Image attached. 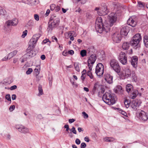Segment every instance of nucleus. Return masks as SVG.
<instances>
[{
	"instance_id": "obj_29",
	"label": "nucleus",
	"mask_w": 148,
	"mask_h": 148,
	"mask_svg": "<svg viewBox=\"0 0 148 148\" xmlns=\"http://www.w3.org/2000/svg\"><path fill=\"white\" fill-rule=\"evenodd\" d=\"M6 11L2 7L0 6V14L3 16L6 15Z\"/></svg>"
},
{
	"instance_id": "obj_62",
	"label": "nucleus",
	"mask_w": 148,
	"mask_h": 148,
	"mask_svg": "<svg viewBox=\"0 0 148 148\" xmlns=\"http://www.w3.org/2000/svg\"><path fill=\"white\" fill-rule=\"evenodd\" d=\"M16 96L15 94H13L12 96V99L13 100H14L16 99Z\"/></svg>"
},
{
	"instance_id": "obj_16",
	"label": "nucleus",
	"mask_w": 148,
	"mask_h": 148,
	"mask_svg": "<svg viewBox=\"0 0 148 148\" xmlns=\"http://www.w3.org/2000/svg\"><path fill=\"white\" fill-rule=\"evenodd\" d=\"M129 32V29L127 26H124L123 27L121 30L120 34L122 35L126 36Z\"/></svg>"
},
{
	"instance_id": "obj_10",
	"label": "nucleus",
	"mask_w": 148,
	"mask_h": 148,
	"mask_svg": "<svg viewBox=\"0 0 148 148\" xmlns=\"http://www.w3.org/2000/svg\"><path fill=\"white\" fill-rule=\"evenodd\" d=\"M112 39L115 43H119L121 40L122 38L121 34L119 32H116L112 35Z\"/></svg>"
},
{
	"instance_id": "obj_14",
	"label": "nucleus",
	"mask_w": 148,
	"mask_h": 148,
	"mask_svg": "<svg viewBox=\"0 0 148 148\" xmlns=\"http://www.w3.org/2000/svg\"><path fill=\"white\" fill-rule=\"evenodd\" d=\"M131 71L128 68H127L124 70L122 72L121 74V76L123 77V78H125L127 77L130 76V75Z\"/></svg>"
},
{
	"instance_id": "obj_36",
	"label": "nucleus",
	"mask_w": 148,
	"mask_h": 148,
	"mask_svg": "<svg viewBox=\"0 0 148 148\" xmlns=\"http://www.w3.org/2000/svg\"><path fill=\"white\" fill-rule=\"evenodd\" d=\"M98 84L97 83H95L94 85L93 88L92 90L93 92L94 93L96 90L97 89L98 86Z\"/></svg>"
},
{
	"instance_id": "obj_43",
	"label": "nucleus",
	"mask_w": 148,
	"mask_h": 148,
	"mask_svg": "<svg viewBox=\"0 0 148 148\" xmlns=\"http://www.w3.org/2000/svg\"><path fill=\"white\" fill-rule=\"evenodd\" d=\"M32 71L33 70L32 68H29L26 71V73L27 75L29 74L32 72Z\"/></svg>"
},
{
	"instance_id": "obj_52",
	"label": "nucleus",
	"mask_w": 148,
	"mask_h": 148,
	"mask_svg": "<svg viewBox=\"0 0 148 148\" xmlns=\"http://www.w3.org/2000/svg\"><path fill=\"white\" fill-rule=\"evenodd\" d=\"M119 112L122 114L123 115L126 116L127 114L124 111H123L122 110H121Z\"/></svg>"
},
{
	"instance_id": "obj_49",
	"label": "nucleus",
	"mask_w": 148,
	"mask_h": 148,
	"mask_svg": "<svg viewBox=\"0 0 148 148\" xmlns=\"http://www.w3.org/2000/svg\"><path fill=\"white\" fill-rule=\"evenodd\" d=\"M82 114H83L84 117V118H87L88 117V114H86L85 112H82Z\"/></svg>"
},
{
	"instance_id": "obj_27",
	"label": "nucleus",
	"mask_w": 148,
	"mask_h": 148,
	"mask_svg": "<svg viewBox=\"0 0 148 148\" xmlns=\"http://www.w3.org/2000/svg\"><path fill=\"white\" fill-rule=\"evenodd\" d=\"M126 91L127 92H131L133 89V86L130 84H128L126 86Z\"/></svg>"
},
{
	"instance_id": "obj_34",
	"label": "nucleus",
	"mask_w": 148,
	"mask_h": 148,
	"mask_svg": "<svg viewBox=\"0 0 148 148\" xmlns=\"http://www.w3.org/2000/svg\"><path fill=\"white\" fill-rule=\"evenodd\" d=\"M74 66L76 71L78 72H79L80 69L78 63L77 62H75L74 63Z\"/></svg>"
},
{
	"instance_id": "obj_6",
	"label": "nucleus",
	"mask_w": 148,
	"mask_h": 148,
	"mask_svg": "<svg viewBox=\"0 0 148 148\" xmlns=\"http://www.w3.org/2000/svg\"><path fill=\"white\" fill-rule=\"evenodd\" d=\"M110 67L116 72L119 73L121 68L118 61L114 59H112L110 61Z\"/></svg>"
},
{
	"instance_id": "obj_56",
	"label": "nucleus",
	"mask_w": 148,
	"mask_h": 148,
	"mask_svg": "<svg viewBox=\"0 0 148 148\" xmlns=\"http://www.w3.org/2000/svg\"><path fill=\"white\" fill-rule=\"evenodd\" d=\"M68 53L71 55H73L74 53V51L72 50H71L68 51Z\"/></svg>"
},
{
	"instance_id": "obj_26",
	"label": "nucleus",
	"mask_w": 148,
	"mask_h": 148,
	"mask_svg": "<svg viewBox=\"0 0 148 148\" xmlns=\"http://www.w3.org/2000/svg\"><path fill=\"white\" fill-rule=\"evenodd\" d=\"M133 39H134V40L138 41L140 42L142 39L141 36H140V34H137L134 36Z\"/></svg>"
},
{
	"instance_id": "obj_28",
	"label": "nucleus",
	"mask_w": 148,
	"mask_h": 148,
	"mask_svg": "<svg viewBox=\"0 0 148 148\" xmlns=\"http://www.w3.org/2000/svg\"><path fill=\"white\" fill-rule=\"evenodd\" d=\"M138 93V92L137 90H134L131 96V98L132 99H135Z\"/></svg>"
},
{
	"instance_id": "obj_42",
	"label": "nucleus",
	"mask_w": 148,
	"mask_h": 148,
	"mask_svg": "<svg viewBox=\"0 0 148 148\" xmlns=\"http://www.w3.org/2000/svg\"><path fill=\"white\" fill-rule=\"evenodd\" d=\"M34 19L37 21H38L39 20V16L37 14H34Z\"/></svg>"
},
{
	"instance_id": "obj_35",
	"label": "nucleus",
	"mask_w": 148,
	"mask_h": 148,
	"mask_svg": "<svg viewBox=\"0 0 148 148\" xmlns=\"http://www.w3.org/2000/svg\"><path fill=\"white\" fill-rule=\"evenodd\" d=\"M130 101L126 99L125 100L124 104L126 108H128L130 105Z\"/></svg>"
},
{
	"instance_id": "obj_61",
	"label": "nucleus",
	"mask_w": 148,
	"mask_h": 148,
	"mask_svg": "<svg viewBox=\"0 0 148 148\" xmlns=\"http://www.w3.org/2000/svg\"><path fill=\"white\" fill-rule=\"evenodd\" d=\"M64 127L66 128V131H68L69 130V125H66L64 126Z\"/></svg>"
},
{
	"instance_id": "obj_9",
	"label": "nucleus",
	"mask_w": 148,
	"mask_h": 148,
	"mask_svg": "<svg viewBox=\"0 0 148 148\" xmlns=\"http://www.w3.org/2000/svg\"><path fill=\"white\" fill-rule=\"evenodd\" d=\"M104 67L102 64L99 63L96 66L95 73L97 76H101L103 73Z\"/></svg>"
},
{
	"instance_id": "obj_18",
	"label": "nucleus",
	"mask_w": 148,
	"mask_h": 148,
	"mask_svg": "<svg viewBox=\"0 0 148 148\" xmlns=\"http://www.w3.org/2000/svg\"><path fill=\"white\" fill-rule=\"evenodd\" d=\"M18 52V51L15 50L9 53L7 57L6 58L5 57L4 58L2 59L3 60H6L8 59H10L13 57L15 56L17 54Z\"/></svg>"
},
{
	"instance_id": "obj_39",
	"label": "nucleus",
	"mask_w": 148,
	"mask_h": 148,
	"mask_svg": "<svg viewBox=\"0 0 148 148\" xmlns=\"http://www.w3.org/2000/svg\"><path fill=\"white\" fill-rule=\"evenodd\" d=\"M40 71V69H36V68L34 70V72L35 73L36 76H38V75L39 74Z\"/></svg>"
},
{
	"instance_id": "obj_38",
	"label": "nucleus",
	"mask_w": 148,
	"mask_h": 148,
	"mask_svg": "<svg viewBox=\"0 0 148 148\" xmlns=\"http://www.w3.org/2000/svg\"><path fill=\"white\" fill-rule=\"evenodd\" d=\"M104 140L105 141L111 142L113 141L114 140V139L113 138H111L109 137H106L104 138Z\"/></svg>"
},
{
	"instance_id": "obj_2",
	"label": "nucleus",
	"mask_w": 148,
	"mask_h": 148,
	"mask_svg": "<svg viewBox=\"0 0 148 148\" xmlns=\"http://www.w3.org/2000/svg\"><path fill=\"white\" fill-rule=\"evenodd\" d=\"M96 60V58L94 55H91L88 60V66L89 70L87 73V75L91 79H93V76L91 71L92 70V65Z\"/></svg>"
},
{
	"instance_id": "obj_41",
	"label": "nucleus",
	"mask_w": 148,
	"mask_h": 148,
	"mask_svg": "<svg viewBox=\"0 0 148 148\" xmlns=\"http://www.w3.org/2000/svg\"><path fill=\"white\" fill-rule=\"evenodd\" d=\"M138 6L140 8H143L144 6V4L143 3L139 1L138 2Z\"/></svg>"
},
{
	"instance_id": "obj_44",
	"label": "nucleus",
	"mask_w": 148,
	"mask_h": 148,
	"mask_svg": "<svg viewBox=\"0 0 148 148\" xmlns=\"http://www.w3.org/2000/svg\"><path fill=\"white\" fill-rule=\"evenodd\" d=\"M5 98L8 101H11L10 96V94H8L7 95L5 96Z\"/></svg>"
},
{
	"instance_id": "obj_46",
	"label": "nucleus",
	"mask_w": 148,
	"mask_h": 148,
	"mask_svg": "<svg viewBox=\"0 0 148 148\" xmlns=\"http://www.w3.org/2000/svg\"><path fill=\"white\" fill-rule=\"evenodd\" d=\"M70 130L74 134H76L77 133L74 127H73Z\"/></svg>"
},
{
	"instance_id": "obj_64",
	"label": "nucleus",
	"mask_w": 148,
	"mask_h": 148,
	"mask_svg": "<svg viewBox=\"0 0 148 148\" xmlns=\"http://www.w3.org/2000/svg\"><path fill=\"white\" fill-rule=\"evenodd\" d=\"M84 140L88 142L89 141V140L88 137L86 136L84 138Z\"/></svg>"
},
{
	"instance_id": "obj_24",
	"label": "nucleus",
	"mask_w": 148,
	"mask_h": 148,
	"mask_svg": "<svg viewBox=\"0 0 148 148\" xmlns=\"http://www.w3.org/2000/svg\"><path fill=\"white\" fill-rule=\"evenodd\" d=\"M130 47V44L129 42H125L123 43L122 48L124 50H127Z\"/></svg>"
},
{
	"instance_id": "obj_48",
	"label": "nucleus",
	"mask_w": 148,
	"mask_h": 148,
	"mask_svg": "<svg viewBox=\"0 0 148 148\" xmlns=\"http://www.w3.org/2000/svg\"><path fill=\"white\" fill-rule=\"evenodd\" d=\"M56 7V6L54 4H52L50 6V10H54V9H55Z\"/></svg>"
},
{
	"instance_id": "obj_20",
	"label": "nucleus",
	"mask_w": 148,
	"mask_h": 148,
	"mask_svg": "<svg viewBox=\"0 0 148 148\" xmlns=\"http://www.w3.org/2000/svg\"><path fill=\"white\" fill-rule=\"evenodd\" d=\"M105 79L109 84H111L112 82V77L110 74H107L105 75Z\"/></svg>"
},
{
	"instance_id": "obj_11",
	"label": "nucleus",
	"mask_w": 148,
	"mask_h": 148,
	"mask_svg": "<svg viewBox=\"0 0 148 148\" xmlns=\"http://www.w3.org/2000/svg\"><path fill=\"white\" fill-rule=\"evenodd\" d=\"M16 128L19 132L21 133L25 134L29 132L28 129L22 125H16Z\"/></svg>"
},
{
	"instance_id": "obj_3",
	"label": "nucleus",
	"mask_w": 148,
	"mask_h": 148,
	"mask_svg": "<svg viewBox=\"0 0 148 148\" xmlns=\"http://www.w3.org/2000/svg\"><path fill=\"white\" fill-rule=\"evenodd\" d=\"M102 99L104 102L109 105H112L115 103L114 97L108 92L105 93L103 95Z\"/></svg>"
},
{
	"instance_id": "obj_51",
	"label": "nucleus",
	"mask_w": 148,
	"mask_h": 148,
	"mask_svg": "<svg viewBox=\"0 0 148 148\" xmlns=\"http://www.w3.org/2000/svg\"><path fill=\"white\" fill-rule=\"evenodd\" d=\"M86 146V144L85 143H82L81 145V148H84Z\"/></svg>"
},
{
	"instance_id": "obj_57",
	"label": "nucleus",
	"mask_w": 148,
	"mask_h": 148,
	"mask_svg": "<svg viewBox=\"0 0 148 148\" xmlns=\"http://www.w3.org/2000/svg\"><path fill=\"white\" fill-rule=\"evenodd\" d=\"M10 83H11L10 82H9L8 81H7V80H6V81H4L3 82V84H4L5 85H7L10 84Z\"/></svg>"
},
{
	"instance_id": "obj_59",
	"label": "nucleus",
	"mask_w": 148,
	"mask_h": 148,
	"mask_svg": "<svg viewBox=\"0 0 148 148\" xmlns=\"http://www.w3.org/2000/svg\"><path fill=\"white\" fill-rule=\"evenodd\" d=\"M55 11L56 12H58L59 11L60 9V7L59 6H57L55 8Z\"/></svg>"
},
{
	"instance_id": "obj_31",
	"label": "nucleus",
	"mask_w": 148,
	"mask_h": 148,
	"mask_svg": "<svg viewBox=\"0 0 148 148\" xmlns=\"http://www.w3.org/2000/svg\"><path fill=\"white\" fill-rule=\"evenodd\" d=\"M34 21L32 20H30L28 21L27 24V27L28 26L30 28H31L34 25Z\"/></svg>"
},
{
	"instance_id": "obj_19",
	"label": "nucleus",
	"mask_w": 148,
	"mask_h": 148,
	"mask_svg": "<svg viewBox=\"0 0 148 148\" xmlns=\"http://www.w3.org/2000/svg\"><path fill=\"white\" fill-rule=\"evenodd\" d=\"M127 24L132 27H135L136 25V22L132 17L130 18L127 21Z\"/></svg>"
},
{
	"instance_id": "obj_47",
	"label": "nucleus",
	"mask_w": 148,
	"mask_h": 148,
	"mask_svg": "<svg viewBox=\"0 0 148 148\" xmlns=\"http://www.w3.org/2000/svg\"><path fill=\"white\" fill-rule=\"evenodd\" d=\"M15 108V106L14 105H12L10 106L9 108V110L10 111H13Z\"/></svg>"
},
{
	"instance_id": "obj_45",
	"label": "nucleus",
	"mask_w": 148,
	"mask_h": 148,
	"mask_svg": "<svg viewBox=\"0 0 148 148\" xmlns=\"http://www.w3.org/2000/svg\"><path fill=\"white\" fill-rule=\"evenodd\" d=\"M48 42H49V43L48 44V45H49L50 44L51 42L48 39H46L44 40L42 42V43L43 44H45L47 43Z\"/></svg>"
},
{
	"instance_id": "obj_60",
	"label": "nucleus",
	"mask_w": 148,
	"mask_h": 148,
	"mask_svg": "<svg viewBox=\"0 0 148 148\" xmlns=\"http://www.w3.org/2000/svg\"><path fill=\"white\" fill-rule=\"evenodd\" d=\"M68 54V51L67 52V51H64L62 53L63 55L64 56H66Z\"/></svg>"
},
{
	"instance_id": "obj_4",
	"label": "nucleus",
	"mask_w": 148,
	"mask_h": 148,
	"mask_svg": "<svg viewBox=\"0 0 148 148\" xmlns=\"http://www.w3.org/2000/svg\"><path fill=\"white\" fill-rule=\"evenodd\" d=\"M95 10L97 11V13L99 16L105 15L107 14L108 12L107 6L105 3H102L101 7L100 8L96 7Z\"/></svg>"
},
{
	"instance_id": "obj_55",
	"label": "nucleus",
	"mask_w": 148,
	"mask_h": 148,
	"mask_svg": "<svg viewBox=\"0 0 148 148\" xmlns=\"http://www.w3.org/2000/svg\"><path fill=\"white\" fill-rule=\"evenodd\" d=\"M18 62V59L17 58H14L13 59V62L15 63Z\"/></svg>"
},
{
	"instance_id": "obj_63",
	"label": "nucleus",
	"mask_w": 148,
	"mask_h": 148,
	"mask_svg": "<svg viewBox=\"0 0 148 148\" xmlns=\"http://www.w3.org/2000/svg\"><path fill=\"white\" fill-rule=\"evenodd\" d=\"M75 121V120L74 119H69V123H72L73 122H74V121Z\"/></svg>"
},
{
	"instance_id": "obj_33",
	"label": "nucleus",
	"mask_w": 148,
	"mask_h": 148,
	"mask_svg": "<svg viewBox=\"0 0 148 148\" xmlns=\"http://www.w3.org/2000/svg\"><path fill=\"white\" fill-rule=\"evenodd\" d=\"M38 90L39 91V95H42L43 94V90L42 88V86L40 85H39L38 86Z\"/></svg>"
},
{
	"instance_id": "obj_22",
	"label": "nucleus",
	"mask_w": 148,
	"mask_h": 148,
	"mask_svg": "<svg viewBox=\"0 0 148 148\" xmlns=\"http://www.w3.org/2000/svg\"><path fill=\"white\" fill-rule=\"evenodd\" d=\"M114 91L116 93L121 95L123 93V90L122 87L120 86H117L114 89Z\"/></svg>"
},
{
	"instance_id": "obj_32",
	"label": "nucleus",
	"mask_w": 148,
	"mask_h": 148,
	"mask_svg": "<svg viewBox=\"0 0 148 148\" xmlns=\"http://www.w3.org/2000/svg\"><path fill=\"white\" fill-rule=\"evenodd\" d=\"M74 33V32L73 31L69 32L68 33L65 34V37L68 38L70 36H71L72 34Z\"/></svg>"
},
{
	"instance_id": "obj_8",
	"label": "nucleus",
	"mask_w": 148,
	"mask_h": 148,
	"mask_svg": "<svg viewBox=\"0 0 148 148\" xmlns=\"http://www.w3.org/2000/svg\"><path fill=\"white\" fill-rule=\"evenodd\" d=\"M118 59L123 64L125 65L127 63V58L126 54L124 52L121 51L119 55Z\"/></svg>"
},
{
	"instance_id": "obj_40",
	"label": "nucleus",
	"mask_w": 148,
	"mask_h": 148,
	"mask_svg": "<svg viewBox=\"0 0 148 148\" xmlns=\"http://www.w3.org/2000/svg\"><path fill=\"white\" fill-rule=\"evenodd\" d=\"M27 30H25L23 32V34L21 36V37L23 38H24L27 35Z\"/></svg>"
},
{
	"instance_id": "obj_25",
	"label": "nucleus",
	"mask_w": 148,
	"mask_h": 148,
	"mask_svg": "<svg viewBox=\"0 0 148 148\" xmlns=\"http://www.w3.org/2000/svg\"><path fill=\"white\" fill-rule=\"evenodd\" d=\"M134 40V39H132V40L130 42L131 45L134 47L138 46L140 42L138 41Z\"/></svg>"
},
{
	"instance_id": "obj_37",
	"label": "nucleus",
	"mask_w": 148,
	"mask_h": 148,
	"mask_svg": "<svg viewBox=\"0 0 148 148\" xmlns=\"http://www.w3.org/2000/svg\"><path fill=\"white\" fill-rule=\"evenodd\" d=\"M86 50H83L80 51V54L81 56L82 57H84L86 56Z\"/></svg>"
},
{
	"instance_id": "obj_23",
	"label": "nucleus",
	"mask_w": 148,
	"mask_h": 148,
	"mask_svg": "<svg viewBox=\"0 0 148 148\" xmlns=\"http://www.w3.org/2000/svg\"><path fill=\"white\" fill-rule=\"evenodd\" d=\"M35 0H25L23 2L30 5H33L35 4L36 2Z\"/></svg>"
},
{
	"instance_id": "obj_17",
	"label": "nucleus",
	"mask_w": 148,
	"mask_h": 148,
	"mask_svg": "<svg viewBox=\"0 0 148 148\" xmlns=\"http://www.w3.org/2000/svg\"><path fill=\"white\" fill-rule=\"evenodd\" d=\"M18 22V21L17 19H14L13 20H9L7 21L6 24L8 26H16V25Z\"/></svg>"
},
{
	"instance_id": "obj_50",
	"label": "nucleus",
	"mask_w": 148,
	"mask_h": 148,
	"mask_svg": "<svg viewBox=\"0 0 148 148\" xmlns=\"http://www.w3.org/2000/svg\"><path fill=\"white\" fill-rule=\"evenodd\" d=\"M99 56L100 57H102L103 58L105 57V55L104 51H101V53H100V54H99Z\"/></svg>"
},
{
	"instance_id": "obj_12",
	"label": "nucleus",
	"mask_w": 148,
	"mask_h": 148,
	"mask_svg": "<svg viewBox=\"0 0 148 148\" xmlns=\"http://www.w3.org/2000/svg\"><path fill=\"white\" fill-rule=\"evenodd\" d=\"M138 117L143 121H145L147 120L148 117L146 113L143 111L141 110L138 112Z\"/></svg>"
},
{
	"instance_id": "obj_58",
	"label": "nucleus",
	"mask_w": 148,
	"mask_h": 148,
	"mask_svg": "<svg viewBox=\"0 0 148 148\" xmlns=\"http://www.w3.org/2000/svg\"><path fill=\"white\" fill-rule=\"evenodd\" d=\"M81 141L78 138L76 139L75 140V143L77 145H79Z\"/></svg>"
},
{
	"instance_id": "obj_30",
	"label": "nucleus",
	"mask_w": 148,
	"mask_h": 148,
	"mask_svg": "<svg viewBox=\"0 0 148 148\" xmlns=\"http://www.w3.org/2000/svg\"><path fill=\"white\" fill-rule=\"evenodd\" d=\"M144 42L145 46L148 48V36H144Z\"/></svg>"
},
{
	"instance_id": "obj_1",
	"label": "nucleus",
	"mask_w": 148,
	"mask_h": 148,
	"mask_svg": "<svg viewBox=\"0 0 148 148\" xmlns=\"http://www.w3.org/2000/svg\"><path fill=\"white\" fill-rule=\"evenodd\" d=\"M116 14L115 13H110L108 17L109 24L106 22L104 24L102 23V19L101 17L97 18L95 23V28L97 31L101 33L103 32H108L110 29V27L112 26L117 20Z\"/></svg>"
},
{
	"instance_id": "obj_53",
	"label": "nucleus",
	"mask_w": 148,
	"mask_h": 148,
	"mask_svg": "<svg viewBox=\"0 0 148 148\" xmlns=\"http://www.w3.org/2000/svg\"><path fill=\"white\" fill-rule=\"evenodd\" d=\"M17 87V86L14 85L11 86L10 88V89L11 90H12L16 89Z\"/></svg>"
},
{
	"instance_id": "obj_54",
	"label": "nucleus",
	"mask_w": 148,
	"mask_h": 148,
	"mask_svg": "<svg viewBox=\"0 0 148 148\" xmlns=\"http://www.w3.org/2000/svg\"><path fill=\"white\" fill-rule=\"evenodd\" d=\"M86 75H83L82 74V76H81V79L83 81L86 77Z\"/></svg>"
},
{
	"instance_id": "obj_7",
	"label": "nucleus",
	"mask_w": 148,
	"mask_h": 148,
	"mask_svg": "<svg viewBox=\"0 0 148 148\" xmlns=\"http://www.w3.org/2000/svg\"><path fill=\"white\" fill-rule=\"evenodd\" d=\"M40 37V34H37L34 35L29 42V46L28 48H34L35 47V44L36 43Z\"/></svg>"
},
{
	"instance_id": "obj_21",
	"label": "nucleus",
	"mask_w": 148,
	"mask_h": 148,
	"mask_svg": "<svg viewBox=\"0 0 148 148\" xmlns=\"http://www.w3.org/2000/svg\"><path fill=\"white\" fill-rule=\"evenodd\" d=\"M139 105L137 102L133 101L131 104V107L134 110H136L139 107Z\"/></svg>"
},
{
	"instance_id": "obj_15",
	"label": "nucleus",
	"mask_w": 148,
	"mask_h": 148,
	"mask_svg": "<svg viewBox=\"0 0 148 148\" xmlns=\"http://www.w3.org/2000/svg\"><path fill=\"white\" fill-rule=\"evenodd\" d=\"M138 60V57L136 56H133L131 58V63L134 68H136L137 66Z\"/></svg>"
},
{
	"instance_id": "obj_13",
	"label": "nucleus",
	"mask_w": 148,
	"mask_h": 148,
	"mask_svg": "<svg viewBox=\"0 0 148 148\" xmlns=\"http://www.w3.org/2000/svg\"><path fill=\"white\" fill-rule=\"evenodd\" d=\"M27 53L25 54L23 57L26 58H29L30 57H32L36 55V52L34 50H29L28 49L27 50Z\"/></svg>"
},
{
	"instance_id": "obj_5",
	"label": "nucleus",
	"mask_w": 148,
	"mask_h": 148,
	"mask_svg": "<svg viewBox=\"0 0 148 148\" xmlns=\"http://www.w3.org/2000/svg\"><path fill=\"white\" fill-rule=\"evenodd\" d=\"M51 19L49 23V26L48 29L49 30H52V29L57 27L59 23V19L55 16L51 17Z\"/></svg>"
}]
</instances>
